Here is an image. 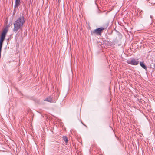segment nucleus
Returning a JSON list of instances; mask_svg holds the SVG:
<instances>
[{
	"mask_svg": "<svg viewBox=\"0 0 155 155\" xmlns=\"http://www.w3.org/2000/svg\"><path fill=\"white\" fill-rule=\"evenodd\" d=\"M44 101L50 103L55 102V101L53 98V97L51 96H48L47 98H45Z\"/></svg>",
	"mask_w": 155,
	"mask_h": 155,
	"instance_id": "4",
	"label": "nucleus"
},
{
	"mask_svg": "<svg viewBox=\"0 0 155 155\" xmlns=\"http://www.w3.org/2000/svg\"><path fill=\"white\" fill-rule=\"evenodd\" d=\"M127 62L128 64L134 65H137L139 64L138 59L132 58L127 60Z\"/></svg>",
	"mask_w": 155,
	"mask_h": 155,
	"instance_id": "2",
	"label": "nucleus"
},
{
	"mask_svg": "<svg viewBox=\"0 0 155 155\" xmlns=\"http://www.w3.org/2000/svg\"><path fill=\"white\" fill-rule=\"evenodd\" d=\"M8 32V29L6 28H5L3 30V31H2V35H6V34Z\"/></svg>",
	"mask_w": 155,
	"mask_h": 155,
	"instance_id": "9",
	"label": "nucleus"
},
{
	"mask_svg": "<svg viewBox=\"0 0 155 155\" xmlns=\"http://www.w3.org/2000/svg\"><path fill=\"white\" fill-rule=\"evenodd\" d=\"M25 21V18L24 16L19 17L13 24L14 28L13 29V31L16 32L19 29H21Z\"/></svg>",
	"mask_w": 155,
	"mask_h": 155,
	"instance_id": "1",
	"label": "nucleus"
},
{
	"mask_svg": "<svg viewBox=\"0 0 155 155\" xmlns=\"http://www.w3.org/2000/svg\"><path fill=\"white\" fill-rule=\"evenodd\" d=\"M58 1H59V0H58Z\"/></svg>",
	"mask_w": 155,
	"mask_h": 155,
	"instance_id": "14",
	"label": "nucleus"
},
{
	"mask_svg": "<svg viewBox=\"0 0 155 155\" xmlns=\"http://www.w3.org/2000/svg\"><path fill=\"white\" fill-rule=\"evenodd\" d=\"M2 44H3L2 43H0V58H1V50H2Z\"/></svg>",
	"mask_w": 155,
	"mask_h": 155,
	"instance_id": "11",
	"label": "nucleus"
},
{
	"mask_svg": "<svg viewBox=\"0 0 155 155\" xmlns=\"http://www.w3.org/2000/svg\"><path fill=\"white\" fill-rule=\"evenodd\" d=\"M81 122V123H82V124L83 125H84V126H86V125H85L84 124H83V123L82 122Z\"/></svg>",
	"mask_w": 155,
	"mask_h": 155,
	"instance_id": "13",
	"label": "nucleus"
},
{
	"mask_svg": "<svg viewBox=\"0 0 155 155\" xmlns=\"http://www.w3.org/2000/svg\"><path fill=\"white\" fill-rule=\"evenodd\" d=\"M104 29V28L103 27H100L97 29L94 30L93 31H91V35H93L94 34H96L97 35H101L102 31Z\"/></svg>",
	"mask_w": 155,
	"mask_h": 155,
	"instance_id": "3",
	"label": "nucleus"
},
{
	"mask_svg": "<svg viewBox=\"0 0 155 155\" xmlns=\"http://www.w3.org/2000/svg\"><path fill=\"white\" fill-rule=\"evenodd\" d=\"M63 138L64 141L66 143H68V140L67 137L66 136H63Z\"/></svg>",
	"mask_w": 155,
	"mask_h": 155,
	"instance_id": "10",
	"label": "nucleus"
},
{
	"mask_svg": "<svg viewBox=\"0 0 155 155\" xmlns=\"http://www.w3.org/2000/svg\"><path fill=\"white\" fill-rule=\"evenodd\" d=\"M5 35L1 34L0 40V43L3 44V41L5 39Z\"/></svg>",
	"mask_w": 155,
	"mask_h": 155,
	"instance_id": "7",
	"label": "nucleus"
},
{
	"mask_svg": "<svg viewBox=\"0 0 155 155\" xmlns=\"http://www.w3.org/2000/svg\"><path fill=\"white\" fill-rule=\"evenodd\" d=\"M150 17L151 19H152L153 18V17L152 15H150Z\"/></svg>",
	"mask_w": 155,
	"mask_h": 155,
	"instance_id": "12",
	"label": "nucleus"
},
{
	"mask_svg": "<svg viewBox=\"0 0 155 155\" xmlns=\"http://www.w3.org/2000/svg\"><path fill=\"white\" fill-rule=\"evenodd\" d=\"M140 66L144 69H145L146 70H147V67L143 62H140Z\"/></svg>",
	"mask_w": 155,
	"mask_h": 155,
	"instance_id": "6",
	"label": "nucleus"
},
{
	"mask_svg": "<svg viewBox=\"0 0 155 155\" xmlns=\"http://www.w3.org/2000/svg\"><path fill=\"white\" fill-rule=\"evenodd\" d=\"M20 0H15V7H18L20 5Z\"/></svg>",
	"mask_w": 155,
	"mask_h": 155,
	"instance_id": "5",
	"label": "nucleus"
},
{
	"mask_svg": "<svg viewBox=\"0 0 155 155\" xmlns=\"http://www.w3.org/2000/svg\"><path fill=\"white\" fill-rule=\"evenodd\" d=\"M137 11L138 12H139V14H138V16H140L141 17V16L143 14V12L142 10H140L139 9H137Z\"/></svg>",
	"mask_w": 155,
	"mask_h": 155,
	"instance_id": "8",
	"label": "nucleus"
}]
</instances>
